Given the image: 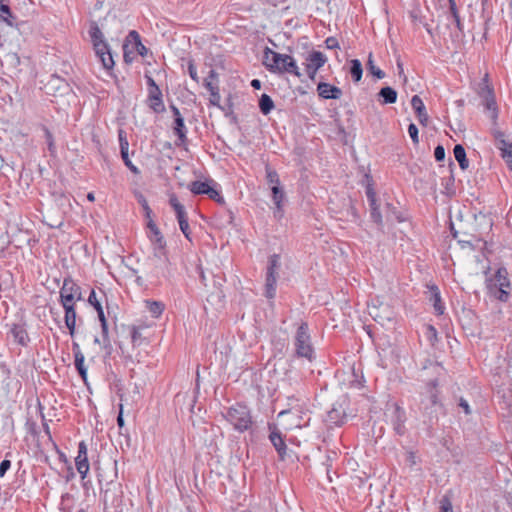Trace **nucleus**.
Segmentation results:
<instances>
[{"label":"nucleus","mask_w":512,"mask_h":512,"mask_svg":"<svg viewBox=\"0 0 512 512\" xmlns=\"http://www.w3.org/2000/svg\"><path fill=\"white\" fill-rule=\"evenodd\" d=\"M437 386L438 379H430L425 388L426 392L420 395L419 410L425 424H431L434 419H437L438 412L442 408V404L438 399Z\"/></svg>","instance_id":"1"},{"label":"nucleus","mask_w":512,"mask_h":512,"mask_svg":"<svg viewBox=\"0 0 512 512\" xmlns=\"http://www.w3.org/2000/svg\"><path fill=\"white\" fill-rule=\"evenodd\" d=\"M264 65L271 72L289 73L298 78L302 76L292 56L275 52L268 47L264 51Z\"/></svg>","instance_id":"2"},{"label":"nucleus","mask_w":512,"mask_h":512,"mask_svg":"<svg viewBox=\"0 0 512 512\" xmlns=\"http://www.w3.org/2000/svg\"><path fill=\"white\" fill-rule=\"evenodd\" d=\"M89 36L93 43L95 53L100 59L103 67L107 70L112 69L114 66L113 56L107 42L104 39V35L100 27L95 21L90 23Z\"/></svg>","instance_id":"3"},{"label":"nucleus","mask_w":512,"mask_h":512,"mask_svg":"<svg viewBox=\"0 0 512 512\" xmlns=\"http://www.w3.org/2000/svg\"><path fill=\"white\" fill-rule=\"evenodd\" d=\"M223 417L240 433L247 431L253 424L250 409L243 404H236L229 407Z\"/></svg>","instance_id":"4"},{"label":"nucleus","mask_w":512,"mask_h":512,"mask_svg":"<svg viewBox=\"0 0 512 512\" xmlns=\"http://www.w3.org/2000/svg\"><path fill=\"white\" fill-rule=\"evenodd\" d=\"M295 356L304 358L309 362L315 359V351L311 342L309 327L306 322H302L297 328L294 337Z\"/></svg>","instance_id":"5"},{"label":"nucleus","mask_w":512,"mask_h":512,"mask_svg":"<svg viewBox=\"0 0 512 512\" xmlns=\"http://www.w3.org/2000/svg\"><path fill=\"white\" fill-rule=\"evenodd\" d=\"M368 313L381 325H384L385 322H391L395 316L392 306L379 297L372 299L371 303L368 304Z\"/></svg>","instance_id":"6"},{"label":"nucleus","mask_w":512,"mask_h":512,"mask_svg":"<svg viewBox=\"0 0 512 512\" xmlns=\"http://www.w3.org/2000/svg\"><path fill=\"white\" fill-rule=\"evenodd\" d=\"M280 266V256L278 254L271 255L269 257L266 271L264 292L265 297H267L268 299H273L276 295V283Z\"/></svg>","instance_id":"7"},{"label":"nucleus","mask_w":512,"mask_h":512,"mask_svg":"<svg viewBox=\"0 0 512 512\" xmlns=\"http://www.w3.org/2000/svg\"><path fill=\"white\" fill-rule=\"evenodd\" d=\"M507 270L505 268H500L497 270L495 274V282L490 280L487 284V288L489 293L493 295L500 301H507L509 297V292L505 289L510 286L509 279L507 278Z\"/></svg>","instance_id":"8"},{"label":"nucleus","mask_w":512,"mask_h":512,"mask_svg":"<svg viewBox=\"0 0 512 512\" xmlns=\"http://www.w3.org/2000/svg\"><path fill=\"white\" fill-rule=\"evenodd\" d=\"M82 299L81 288L72 278L67 277L60 289V302L62 306L75 305V301Z\"/></svg>","instance_id":"9"},{"label":"nucleus","mask_w":512,"mask_h":512,"mask_svg":"<svg viewBox=\"0 0 512 512\" xmlns=\"http://www.w3.org/2000/svg\"><path fill=\"white\" fill-rule=\"evenodd\" d=\"M306 72L311 80L315 79L317 71L327 61L326 56L320 51H312L306 58Z\"/></svg>","instance_id":"10"},{"label":"nucleus","mask_w":512,"mask_h":512,"mask_svg":"<svg viewBox=\"0 0 512 512\" xmlns=\"http://www.w3.org/2000/svg\"><path fill=\"white\" fill-rule=\"evenodd\" d=\"M147 228L149 229L148 238L154 245V254L155 256H159V254L164 251L166 247V241L160 231V229L157 227L156 223L150 219L147 222Z\"/></svg>","instance_id":"11"},{"label":"nucleus","mask_w":512,"mask_h":512,"mask_svg":"<svg viewBox=\"0 0 512 512\" xmlns=\"http://www.w3.org/2000/svg\"><path fill=\"white\" fill-rule=\"evenodd\" d=\"M75 466L82 479H85L89 471V461L87 457V446L84 441L78 445V455L75 458Z\"/></svg>","instance_id":"12"},{"label":"nucleus","mask_w":512,"mask_h":512,"mask_svg":"<svg viewBox=\"0 0 512 512\" xmlns=\"http://www.w3.org/2000/svg\"><path fill=\"white\" fill-rule=\"evenodd\" d=\"M148 102L149 107L155 113H162L165 111V105L162 100V92L158 86L148 88Z\"/></svg>","instance_id":"13"},{"label":"nucleus","mask_w":512,"mask_h":512,"mask_svg":"<svg viewBox=\"0 0 512 512\" xmlns=\"http://www.w3.org/2000/svg\"><path fill=\"white\" fill-rule=\"evenodd\" d=\"M318 95L323 99H340L342 97V90L334 85L326 82H320L317 85Z\"/></svg>","instance_id":"14"},{"label":"nucleus","mask_w":512,"mask_h":512,"mask_svg":"<svg viewBox=\"0 0 512 512\" xmlns=\"http://www.w3.org/2000/svg\"><path fill=\"white\" fill-rule=\"evenodd\" d=\"M406 413L403 408L396 405L392 414L393 429L398 435L405 433Z\"/></svg>","instance_id":"15"},{"label":"nucleus","mask_w":512,"mask_h":512,"mask_svg":"<svg viewBox=\"0 0 512 512\" xmlns=\"http://www.w3.org/2000/svg\"><path fill=\"white\" fill-rule=\"evenodd\" d=\"M411 106L415 111L417 118L421 125L427 126L429 122V116L427 114L425 105L422 99L418 95H414L411 99Z\"/></svg>","instance_id":"16"},{"label":"nucleus","mask_w":512,"mask_h":512,"mask_svg":"<svg viewBox=\"0 0 512 512\" xmlns=\"http://www.w3.org/2000/svg\"><path fill=\"white\" fill-rule=\"evenodd\" d=\"M272 200L275 204L274 216L275 218H282L283 216V201L285 199V193L280 186H272Z\"/></svg>","instance_id":"17"},{"label":"nucleus","mask_w":512,"mask_h":512,"mask_svg":"<svg viewBox=\"0 0 512 512\" xmlns=\"http://www.w3.org/2000/svg\"><path fill=\"white\" fill-rule=\"evenodd\" d=\"M10 332L16 343L24 347L28 345L30 338L24 324H12Z\"/></svg>","instance_id":"18"},{"label":"nucleus","mask_w":512,"mask_h":512,"mask_svg":"<svg viewBox=\"0 0 512 512\" xmlns=\"http://www.w3.org/2000/svg\"><path fill=\"white\" fill-rule=\"evenodd\" d=\"M96 311H97V314H98V318H99V320L101 322V330H102V337H103V347H104V349H106V353L109 355L111 353L112 346H111L110 339H109V336H108V323H107V320H106L103 308L99 307V308H97Z\"/></svg>","instance_id":"19"},{"label":"nucleus","mask_w":512,"mask_h":512,"mask_svg":"<svg viewBox=\"0 0 512 512\" xmlns=\"http://www.w3.org/2000/svg\"><path fill=\"white\" fill-rule=\"evenodd\" d=\"M65 310L64 321L65 325L69 330V334L73 337L75 334V326H76V310L75 305H66L63 306Z\"/></svg>","instance_id":"20"},{"label":"nucleus","mask_w":512,"mask_h":512,"mask_svg":"<svg viewBox=\"0 0 512 512\" xmlns=\"http://www.w3.org/2000/svg\"><path fill=\"white\" fill-rule=\"evenodd\" d=\"M269 439H270L271 443L273 444V446L275 447L277 453L279 454V457L281 459H284V457L286 455L287 446H286L280 432L277 431L276 429L271 431V433L269 435Z\"/></svg>","instance_id":"21"},{"label":"nucleus","mask_w":512,"mask_h":512,"mask_svg":"<svg viewBox=\"0 0 512 512\" xmlns=\"http://www.w3.org/2000/svg\"><path fill=\"white\" fill-rule=\"evenodd\" d=\"M346 419V414L344 409L340 407H333L331 410L327 413V419L326 421L329 424H333L336 426L342 425Z\"/></svg>","instance_id":"22"},{"label":"nucleus","mask_w":512,"mask_h":512,"mask_svg":"<svg viewBox=\"0 0 512 512\" xmlns=\"http://www.w3.org/2000/svg\"><path fill=\"white\" fill-rule=\"evenodd\" d=\"M430 301L433 302L434 309L438 315L444 313V306L441 303V296L437 286L432 285L429 287Z\"/></svg>","instance_id":"23"},{"label":"nucleus","mask_w":512,"mask_h":512,"mask_svg":"<svg viewBox=\"0 0 512 512\" xmlns=\"http://www.w3.org/2000/svg\"><path fill=\"white\" fill-rule=\"evenodd\" d=\"M491 133L496 140L497 148L504 154L509 155L512 151L507 150L508 142L505 140V134L496 127L492 128Z\"/></svg>","instance_id":"24"},{"label":"nucleus","mask_w":512,"mask_h":512,"mask_svg":"<svg viewBox=\"0 0 512 512\" xmlns=\"http://www.w3.org/2000/svg\"><path fill=\"white\" fill-rule=\"evenodd\" d=\"M378 96L383 104H394L397 101V92L395 89L386 86L380 89Z\"/></svg>","instance_id":"25"},{"label":"nucleus","mask_w":512,"mask_h":512,"mask_svg":"<svg viewBox=\"0 0 512 512\" xmlns=\"http://www.w3.org/2000/svg\"><path fill=\"white\" fill-rule=\"evenodd\" d=\"M174 133L177 135L178 137V140L180 142V144H184L187 140V137H186V127H185V124H184V118L183 117H178L176 119H174ZM177 145H179V143H176Z\"/></svg>","instance_id":"26"},{"label":"nucleus","mask_w":512,"mask_h":512,"mask_svg":"<svg viewBox=\"0 0 512 512\" xmlns=\"http://www.w3.org/2000/svg\"><path fill=\"white\" fill-rule=\"evenodd\" d=\"M453 154L455 159L458 161L459 166L462 170H465L469 166V161L466 157V151L461 144H457L454 146Z\"/></svg>","instance_id":"27"},{"label":"nucleus","mask_w":512,"mask_h":512,"mask_svg":"<svg viewBox=\"0 0 512 512\" xmlns=\"http://www.w3.org/2000/svg\"><path fill=\"white\" fill-rule=\"evenodd\" d=\"M421 365L423 370H432L433 374L436 376L435 378L437 379L444 372V368L440 363L430 359H426Z\"/></svg>","instance_id":"28"},{"label":"nucleus","mask_w":512,"mask_h":512,"mask_svg":"<svg viewBox=\"0 0 512 512\" xmlns=\"http://www.w3.org/2000/svg\"><path fill=\"white\" fill-rule=\"evenodd\" d=\"M259 108L264 115H268L274 108L272 98L267 94H262L259 99Z\"/></svg>","instance_id":"29"},{"label":"nucleus","mask_w":512,"mask_h":512,"mask_svg":"<svg viewBox=\"0 0 512 512\" xmlns=\"http://www.w3.org/2000/svg\"><path fill=\"white\" fill-rule=\"evenodd\" d=\"M209 186L210 183L208 181H193L189 184V190L195 195H206Z\"/></svg>","instance_id":"30"},{"label":"nucleus","mask_w":512,"mask_h":512,"mask_svg":"<svg viewBox=\"0 0 512 512\" xmlns=\"http://www.w3.org/2000/svg\"><path fill=\"white\" fill-rule=\"evenodd\" d=\"M350 74L354 82H359L362 78L363 68L358 59L351 60Z\"/></svg>","instance_id":"31"},{"label":"nucleus","mask_w":512,"mask_h":512,"mask_svg":"<svg viewBox=\"0 0 512 512\" xmlns=\"http://www.w3.org/2000/svg\"><path fill=\"white\" fill-rule=\"evenodd\" d=\"M84 360H85V358H84L83 353H76L75 360H74L75 367H76L79 375L83 379V381L86 383V381H87V369H86V367L84 365Z\"/></svg>","instance_id":"32"},{"label":"nucleus","mask_w":512,"mask_h":512,"mask_svg":"<svg viewBox=\"0 0 512 512\" xmlns=\"http://www.w3.org/2000/svg\"><path fill=\"white\" fill-rule=\"evenodd\" d=\"M483 100H484V105H485L486 109L492 111L491 118L494 122V125H496V120L498 117V110H497V105H496V100H495L494 94L487 96V97H483Z\"/></svg>","instance_id":"33"},{"label":"nucleus","mask_w":512,"mask_h":512,"mask_svg":"<svg viewBox=\"0 0 512 512\" xmlns=\"http://www.w3.org/2000/svg\"><path fill=\"white\" fill-rule=\"evenodd\" d=\"M146 307L151 315L155 318L159 317L164 311V304L159 301H146Z\"/></svg>","instance_id":"34"},{"label":"nucleus","mask_w":512,"mask_h":512,"mask_svg":"<svg viewBox=\"0 0 512 512\" xmlns=\"http://www.w3.org/2000/svg\"><path fill=\"white\" fill-rule=\"evenodd\" d=\"M204 87L209 91L214 88H219L218 86V74L214 69H211L208 73V76L203 81Z\"/></svg>","instance_id":"35"},{"label":"nucleus","mask_w":512,"mask_h":512,"mask_svg":"<svg viewBox=\"0 0 512 512\" xmlns=\"http://www.w3.org/2000/svg\"><path fill=\"white\" fill-rule=\"evenodd\" d=\"M42 130L44 132V138H45L49 153L52 157H55L56 156V145H55L54 137L47 127L43 126Z\"/></svg>","instance_id":"36"},{"label":"nucleus","mask_w":512,"mask_h":512,"mask_svg":"<svg viewBox=\"0 0 512 512\" xmlns=\"http://www.w3.org/2000/svg\"><path fill=\"white\" fill-rule=\"evenodd\" d=\"M0 13L2 20L6 22L9 26H13V20L15 19V17L13 16L10 7L7 4L0 2Z\"/></svg>","instance_id":"37"},{"label":"nucleus","mask_w":512,"mask_h":512,"mask_svg":"<svg viewBox=\"0 0 512 512\" xmlns=\"http://www.w3.org/2000/svg\"><path fill=\"white\" fill-rule=\"evenodd\" d=\"M367 70L378 79H383L385 77V73L380 68L375 66L372 53H370L368 56Z\"/></svg>","instance_id":"38"},{"label":"nucleus","mask_w":512,"mask_h":512,"mask_svg":"<svg viewBox=\"0 0 512 512\" xmlns=\"http://www.w3.org/2000/svg\"><path fill=\"white\" fill-rule=\"evenodd\" d=\"M131 341L134 346H140L144 343L145 337L140 327L133 326L131 329Z\"/></svg>","instance_id":"39"},{"label":"nucleus","mask_w":512,"mask_h":512,"mask_svg":"<svg viewBox=\"0 0 512 512\" xmlns=\"http://www.w3.org/2000/svg\"><path fill=\"white\" fill-rule=\"evenodd\" d=\"M177 217V220H178V223H179V228L180 230L182 231V233L184 234V236L188 239V240H191L190 239V228H189V223H188V219H187V214L184 213V214H181L179 216H176Z\"/></svg>","instance_id":"40"},{"label":"nucleus","mask_w":512,"mask_h":512,"mask_svg":"<svg viewBox=\"0 0 512 512\" xmlns=\"http://www.w3.org/2000/svg\"><path fill=\"white\" fill-rule=\"evenodd\" d=\"M74 498L71 494L65 493L61 497L60 509L63 512H71L73 507Z\"/></svg>","instance_id":"41"},{"label":"nucleus","mask_w":512,"mask_h":512,"mask_svg":"<svg viewBox=\"0 0 512 512\" xmlns=\"http://www.w3.org/2000/svg\"><path fill=\"white\" fill-rule=\"evenodd\" d=\"M129 36L135 40L136 50L141 56H146L148 53V49L141 43L139 34L132 30L129 32Z\"/></svg>","instance_id":"42"},{"label":"nucleus","mask_w":512,"mask_h":512,"mask_svg":"<svg viewBox=\"0 0 512 512\" xmlns=\"http://www.w3.org/2000/svg\"><path fill=\"white\" fill-rule=\"evenodd\" d=\"M266 179L272 186H280V179L277 171L271 169L269 166H266Z\"/></svg>","instance_id":"43"},{"label":"nucleus","mask_w":512,"mask_h":512,"mask_svg":"<svg viewBox=\"0 0 512 512\" xmlns=\"http://www.w3.org/2000/svg\"><path fill=\"white\" fill-rule=\"evenodd\" d=\"M440 512H453L451 493H447L441 498Z\"/></svg>","instance_id":"44"},{"label":"nucleus","mask_w":512,"mask_h":512,"mask_svg":"<svg viewBox=\"0 0 512 512\" xmlns=\"http://www.w3.org/2000/svg\"><path fill=\"white\" fill-rule=\"evenodd\" d=\"M478 94L480 95L481 98L494 94L492 87L488 84V76L487 75L484 77L482 83L480 84Z\"/></svg>","instance_id":"45"},{"label":"nucleus","mask_w":512,"mask_h":512,"mask_svg":"<svg viewBox=\"0 0 512 512\" xmlns=\"http://www.w3.org/2000/svg\"><path fill=\"white\" fill-rule=\"evenodd\" d=\"M424 336L426 340L433 346L437 341V330L432 325H427L425 327Z\"/></svg>","instance_id":"46"},{"label":"nucleus","mask_w":512,"mask_h":512,"mask_svg":"<svg viewBox=\"0 0 512 512\" xmlns=\"http://www.w3.org/2000/svg\"><path fill=\"white\" fill-rule=\"evenodd\" d=\"M169 204L174 209L176 216L186 213L184 206L178 201L175 195L170 197Z\"/></svg>","instance_id":"47"},{"label":"nucleus","mask_w":512,"mask_h":512,"mask_svg":"<svg viewBox=\"0 0 512 512\" xmlns=\"http://www.w3.org/2000/svg\"><path fill=\"white\" fill-rule=\"evenodd\" d=\"M369 206H370L371 218L373 219V221L378 225H382V215L379 211L377 203L375 205H369Z\"/></svg>","instance_id":"48"},{"label":"nucleus","mask_w":512,"mask_h":512,"mask_svg":"<svg viewBox=\"0 0 512 512\" xmlns=\"http://www.w3.org/2000/svg\"><path fill=\"white\" fill-rule=\"evenodd\" d=\"M206 195H207L210 199H212V200H214V201H216V202H218V203H222V204L224 203V199H223V197H222V196L220 195V193H219V192H218V191H217L213 186H211V185L208 187V191H207Z\"/></svg>","instance_id":"49"},{"label":"nucleus","mask_w":512,"mask_h":512,"mask_svg":"<svg viewBox=\"0 0 512 512\" xmlns=\"http://www.w3.org/2000/svg\"><path fill=\"white\" fill-rule=\"evenodd\" d=\"M119 141H120V152L122 154L128 153L129 143L124 136V132L122 130L119 131Z\"/></svg>","instance_id":"50"},{"label":"nucleus","mask_w":512,"mask_h":512,"mask_svg":"<svg viewBox=\"0 0 512 512\" xmlns=\"http://www.w3.org/2000/svg\"><path fill=\"white\" fill-rule=\"evenodd\" d=\"M418 128L417 126L414 124V123H411L409 126H408V133L411 137V140L414 144H418L419 143V136H418Z\"/></svg>","instance_id":"51"},{"label":"nucleus","mask_w":512,"mask_h":512,"mask_svg":"<svg viewBox=\"0 0 512 512\" xmlns=\"http://www.w3.org/2000/svg\"><path fill=\"white\" fill-rule=\"evenodd\" d=\"M210 92V103L214 106H220V99H221V96H220V93H219V88H214L213 90H209Z\"/></svg>","instance_id":"52"},{"label":"nucleus","mask_w":512,"mask_h":512,"mask_svg":"<svg viewBox=\"0 0 512 512\" xmlns=\"http://www.w3.org/2000/svg\"><path fill=\"white\" fill-rule=\"evenodd\" d=\"M450 9V12L452 14V17L455 21V24L457 26V28L462 31L463 29V25H462V22H461V19H460V16H459V13H458V9H457V6H453V7H449Z\"/></svg>","instance_id":"53"},{"label":"nucleus","mask_w":512,"mask_h":512,"mask_svg":"<svg viewBox=\"0 0 512 512\" xmlns=\"http://www.w3.org/2000/svg\"><path fill=\"white\" fill-rule=\"evenodd\" d=\"M125 165L129 168V170L131 172H133L134 174H138L139 173V170L138 168L131 162V160L129 159V155L128 153L127 154H122L121 155Z\"/></svg>","instance_id":"54"},{"label":"nucleus","mask_w":512,"mask_h":512,"mask_svg":"<svg viewBox=\"0 0 512 512\" xmlns=\"http://www.w3.org/2000/svg\"><path fill=\"white\" fill-rule=\"evenodd\" d=\"M188 72H189L191 79H193L196 83H199V77H198L197 70H196L193 60H190L188 62Z\"/></svg>","instance_id":"55"},{"label":"nucleus","mask_w":512,"mask_h":512,"mask_svg":"<svg viewBox=\"0 0 512 512\" xmlns=\"http://www.w3.org/2000/svg\"><path fill=\"white\" fill-rule=\"evenodd\" d=\"M445 149L442 145L436 146L434 150V157L436 161L441 162L445 159Z\"/></svg>","instance_id":"56"},{"label":"nucleus","mask_w":512,"mask_h":512,"mask_svg":"<svg viewBox=\"0 0 512 512\" xmlns=\"http://www.w3.org/2000/svg\"><path fill=\"white\" fill-rule=\"evenodd\" d=\"M88 302L90 305H92L95 308V310H97V308H99V307H102L101 303L96 298V293L94 290H92L90 292L89 297H88Z\"/></svg>","instance_id":"57"},{"label":"nucleus","mask_w":512,"mask_h":512,"mask_svg":"<svg viewBox=\"0 0 512 512\" xmlns=\"http://www.w3.org/2000/svg\"><path fill=\"white\" fill-rule=\"evenodd\" d=\"M326 47L328 49H337L339 48V42L335 37H328L325 40Z\"/></svg>","instance_id":"58"},{"label":"nucleus","mask_w":512,"mask_h":512,"mask_svg":"<svg viewBox=\"0 0 512 512\" xmlns=\"http://www.w3.org/2000/svg\"><path fill=\"white\" fill-rule=\"evenodd\" d=\"M10 467H11V461L4 459L0 463V477H3L5 475V473L10 469Z\"/></svg>","instance_id":"59"},{"label":"nucleus","mask_w":512,"mask_h":512,"mask_svg":"<svg viewBox=\"0 0 512 512\" xmlns=\"http://www.w3.org/2000/svg\"><path fill=\"white\" fill-rule=\"evenodd\" d=\"M366 196L369 202V205H375L376 204V194L373 191L372 188L368 187L366 190Z\"/></svg>","instance_id":"60"},{"label":"nucleus","mask_w":512,"mask_h":512,"mask_svg":"<svg viewBox=\"0 0 512 512\" xmlns=\"http://www.w3.org/2000/svg\"><path fill=\"white\" fill-rule=\"evenodd\" d=\"M141 204H142V207H143V210L145 212V217L147 218V220L149 221L150 219H152L151 215H152V210L151 208L149 207L147 201L145 199H142L141 201Z\"/></svg>","instance_id":"61"},{"label":"nucleus","mask_w":512,"mask_h":512,"mask_svg":"<svg viewBox=\"0 0 512 512\" xmlns=\"http://www.w3.org/2000/svg\"><path fill=\"white\" fill-rule=\"evenodd\" d=\"M459 406L464 410L466 415H469L471 413L470 406L465 399H460Z\"/></svg>","instance_id":"62"},{"label":"nucleus","mask_w":512,"mask_h":512,"mask_svg":"<svg viewBox=\"0 0 512 512\" xmlns=\"http://www.w3.org/2000/svg\"><path fill=\"white\" fill-rule=\"evenodd\" d=\"M120 411H119V414L117 416V424L120 428H122L124 426V418H123V405L120 404Z\"/></svg>","instance_id":"63"},{"label":"nucleus","mask_w":512,"mask_h":512,"mask_svg":"<svg viewBox=\"0 0 512 512\" xmlns=\"http://www.w3.org/2000/svg\"><path fill=\"white\" fill-rule=\"evenodd\" d=\"M397 68H398L399 76H403L404 81H406V76L404 75L403 64L400 59L397 60Z\"/></svg>","instance_id":"64"}]
</instances>
